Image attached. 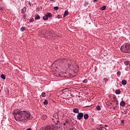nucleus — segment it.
Masks as SVG:
<instances>
[{
  "instance_id": "obj_1",
  "label": "nucleus",
  "mask_w": 130,
  "mask_h": 130,
  "mask_svg": "<svg viewBox=\"0 0 130 130\" xmlns=\"http://www.w3.org/2000/svg\"><path fill=\"white\" fill-rule=\"evenodd\" d=\"M12 114L15 119L18 121L29 120L31 115L29 112L20 110H15L12 112Z\"/></svg>"
},
{
  "instance_id": "obj_2",
  "label": "nucleus",
  "mask_w": 130,
  "mask_h": 130,
  "mask_svg": "<svg viewBox=\"0 0 130 130\" xmlns=\"http://www.w3.org/2000/svg\"><path fill=\"white\" fill-rule=\"evenodd\" d=\"M120 50L125 53H130V45L125 44L120 47Z\"/></svg>"
},
{
  "instance_id": "obj_3",
  "label": "nucleus",
  "mask_w": 130,
  "mask_h": 130,
  "mask_svg": "<svg viewBox=\"0 0 130 130\" xmlns=\"http://www.w3.org/2000/svg\"><path fill=\"white\" fill-rule=\"evenodd\" d=\"M40 130H57V127L56 125L52 124L45 126L44 128H41Z\"/></svg>"
},
{
  "instance_id": "obj_4",
  "label": "nucleus",
  "mask_w": 130,
  "mask_h": 130,
  "mask_svg": "<svg viewBox=\"0 0 130 130\" xmlns=\"http://www.w3.org/2000/svg\"><path fill=\"white\" fill-rule=\"evenodd\" d=\"M52 17V15L51 13L48 12L46 14H45L43 17V20L45 21H47L48 19V18Z\"/></svg>"
},
{
  "instance_id": "obj_5",
  "label": "nucleus",
  "mask_w": 130,
  "mask_h": 130,
  "mask_svg": "<svg viewBox=\"0 0 130 130\" xmlns=\"http://www.w3.org/2000/svg\"><path fill=\"white\" fill-rule=\"evenodd\" d=\"M72 61L71 60V61H68L66 62V64L65 65L66 67H68L69 68V69H70V67H72Z\"/></svg>"
},
{
  "instance_id": "obj_6",
  "label": "nucleus",
  "mask_w": 130,
  "mask_h": 130,
  "mask_svg": "<svg viewBox=\"0 0 130 130\" xmlns=\"http://www.w3.org/2000/svg\"><path fill=\"white\" fill-rule=\"evenodd\" d=\"M83 117L84 114L82 112L79 113L77 115V117L78 120H81Z\"/></svg>"
},
{
  "instance_id": "obj_7",
  "label": "nucleus",
  "mask_w": 130,
  "mask_h": 130,
  "mask_svg": "<svg viewBox=\"0 0 130 130\" xmlns=\"http://www.w3.org/2000/svg\"><path fill=\"white\" fill-rule=\"evenodd\" d=\"M58 62H59L60 64H62L64 62H66V60L64 59H59L58 60Z\"/></svg>"
},
{
  "instance_id": "obj_8",
  "label": "nucleus",
  "mask_w": 130,
  "mask_h": 130,
  "mask_svg": "<svg viewBox=\"0 0 130 130\" xmlns=\"http://www.w3.org/2000/svg\"><path fill=\"white\" fill-rule=\"evenodd\" d=\"M26 10H27V8H26V7H24L21 9V13L22 14H25V13L26 12Z\"/></svg>"
},
{
  "instance_id": "obj_9",
  "label": "nucleus",
  "mask_w": 130,
  "mask_h": 130,
  "mask_svg": "<svg viewBox=\"0 0 130 130\" xmlns=\"http://www.w3.org/2000/svg\"><path fill=\"white\" fill-rule=\"evenodd\" d=\"M73 112L74 113L79 114V111L78 108H74L73 109Z\"/></svg>"
},
{
  "instance_id": "obj_10",
  "label": "nucleus",
  "mask_w": 130,
  "mask_h": 130,
  "mask_svg": "<svg viewBox=\"0 0 130 130\" xmlns=\"http://www.w3.org/2000/svg\"><path fill=\"white\" fill-rule=\"evenodd\" d=\"M83 118L85 120L88 119L89 118V115L88 114H85L83 115Z\"/></svg>"
},
{
  "instance_id": "obj_11",
  "label": "nucleus",
  "mask_w": 130,
  "mask_h": 130,
  "mask_svg": "<svg viewBox=\"0 0 130 130\" xmlns=\"http://www.w3.org/2000/svg\"><path fill=\"white\" fill-rule=\"evenodd\" d=\"M120 106L121 107H124L125 106V103L124 101H122L120 103Z\"/></svg>"
},
{
  "instance_id": "obj_12",
  "label": "nucleus",
  "mask_w": 130,
  "mask_h": 130,
  "mask_svg": "<svg viewBox=\"0 0 130 130\" xmlns=\"http://www.w3.org/2000/svg\"><path fill=\"white\" fill-rule=\"evenodd\" d=\"M69 15V11H64V14H63V17H66Z\"/></svg>"
},
{
  "instance_id": "obj_13",
  "label": "nucleus",
  "mask_w": 130,
  "mask_h": 130,
  "mask_svg": "<svg viewBox=\"0 0 130 130\" xmlns=\"http://www.w3.org/2000/svg\"><path fill=\"white\" fill-rule=\"evenodd\" d=\"M121 83L123 85H125L127 84V81L125 80H123L121 81Z\"/></svg>"
},
{
  "instance_id": "obj_14",
  "label": "nucleus",
  "mask_w": 130,
  "mask_h": 130,
  "mask_svg": "<svg viewBox=\"0 0 130 130\" xmlns=\"http://www.w3.org/2000/svg\"><path fill=\"white\" fill-rule=\"evenodd\" d=\"M1 78L3 79V80H6V76L5 75L2 74L1 75Z\"/></svg>"
},
{
  "instance_id": "obj_15",
  "label": "nucleus",
  "mask_w": 130,
  "mask_h": 130,
  "mask_svg": "<svg viewBox=\"0 0 130 130\" xmlns=\"http://www.w3.org/2000/svg\"><path fill=\"white\" fill-rule=\"evenodd\" d=\"M115 93L116 94H120V89H118V90H115Z\"/></svg>"
},
{
  "instance_id": "obj_16",
  "label": "nucleus",
  "mask_w": 130,
  "mask_h": 130,
  "mask_svg": "<svg viewBox=\"0 0 130 130\" xmlns=\"http://www.w3.org/2000/svg\"><path fill=\"white\" fill-rule=\"evenodd\" d=\"M106 6H104L101 7V10L104 11V10H106Z\"/></svg>"
},
{
  "instance_id": "obj_17",
  "label": "nucleus",
  "mask_w": 130,
  "mask_h": 130,
  "mask_svg": "<svg viewBox=\"0 0 130 130\" xmlns=\"http://www.w3.org/2000/svg\"><path fill=\"white\" fill-rule=\"evenodd\" d=\"M68 123H69V121H68V120H65V122L63 123V125L67 126L68 125Z\"/></svg>"
},
{
  "instance_id": "obj_18",
  "label": "nucleus",
  "mask_w": 130,
  "mask_h": 130,
  "mask_svg": "<svg viewBox=\"0 0 130 130\" xmlns=\"http://www.w3.org/2000/svg\"><path fill=\"white\" fill-rule=\"evenodd\" d=\"M40 19V16L39 15H37L35 16L36 20H39Z\"/></svg>"
},
{
  "instance_id": "obj_19",
  "label": "nucleus",
  "mask_w": 130,
  "mask_h": 130,
  "mask_svg": "<svg viewBox=\"0 0 130 130\" xmlns=\"http://www.w3.org/2000/svg\"><path fill=\"white\" fill-rule=\"evenodd\" d=\"M25 30V27H21L20 28V31H21L22 32H23Z\"/></svg>"
},
{
  "instance_id": "obj_20",
  "label": "nucleus",
  "mask_w": 130,
  "mask_h": 130,
  "mask_svg": "<svg viewBox=\"0 0 130 130\" xmlns=\"http://www.w3.org/2000/svg\"><path fill=\"white\" fill-rule=\"evenodd\" d=\"M96 109L98 111H100V110L101 109V107H100V105H97L96 107Z\"/></svg>"
},
{
  "instance_id": "obj_21",
  "label": "nucleus",
  "mask_w": 130,
  "mask_h": 130,
  "mask_svg": "<svg viewBox=\"0 0 130 130\" xmlns=\"http://www.w3.org/2000/svg\"><path fill=\"white\" fill-rule=\"evenodd\" d=\"M129 62H130L129 61H125L124 64L125 66H128V65H129Z\"/></svg>"
},
{
  "instance_id": "obj_22",
  "label": "nucleus",
  "mask_w": 130,
  "mask_h": 130,
  "mask_svg": "<svg viewBox=\"0 0 130 130\" xmlns=\"http://www.w3.org/2000/svg\"><path fill=\"white\" fill-rule=\"evenodd\" d=\"M48 102L47 100H45L43 102V104L45 105H47L48 104Z\"/></svg>"
},
{
  "instance_id": "obj_23",
  "label": "nucleus",
  "mask_w": 130,
  "mask_h": 130,
  "mask_svg": "<svg viewBox=\"0 0 130 130\" xmlns=\"http://www.w3.org/2000/svg\"><path fill=\"white\" fill-rule=\"evenodd\" d=\"M46 96V94L45 92H42V97L44 98Z\"/></svg>"
},
{
  "instance_id": "obj_24",
  "label": "nucleus",
  "mask_w": 130,
  "mask_h": 130,
  "mask_svg": "<svg viewBox=\"0 0 130 130\" xmlns=\"http://www.w3.org/2000/svg\"><path fill=\"white\" fill-rule=\"evenodd\" d=\"M53 10H54L55 11L58 10V6L54 7Z\"/></svg>"
},
{
  "instance_id": "obj_25",
  "label": "nucleus",
  "mask_w": 130,
  "mask_h": 130,
  "mask_svg": "<svg viewBox=\"0 0 130 130\" xmlns=\"http://www.w3.org/2000/svg\"><path fill=\"white\" fill-rule=\"evenodd\" d=\"M88 5H89V3H88V2H85V3H84V6L85 7H87Z\"/></svg>"
},
{
  "instance_id": "obj_26",
  "label": "nucleus",
  "mask_w": 130,
  "mask_h": 130,
  "mask_svg": "<svg viewBox=\"0 0 130 130\" xmlns=\"http://www.w3.org/2000/svg\"><path fill=\"white\" fill-rule=\"evenodd\" d=\"M115 104L116 105H119V102L117 100H115Z\"/></svg>"
},
{
  "instance_id": "obj_27",
  "label": "nucleus",
  "mask_w": 130,
  "mask_h": 130,
  "mask_svg": "<svg viewBox=\"0 0 130 130\" xmlns=\"http://www.w3.org/2000/svg\"><path fill=\"white\" fill-rule=\"evenodd\" d=\"M120 75H121L120 72V71H118V72H117V75L120 76Z\"/></svg>"
},
{
  "instance_id": "obj_28",
  "label": "nucleus",
  "mask_w": 130,
  "mask_h": 130,
  "mask_svg": "<svg viewBox=\"0 0 130 130\" xmlns=\"http://www.w3.org/2000/svg\"><path fill=\"white\" fill-rule=\"evenodd\" d=\"M83 83H86L88 82L87 79H85L83 81Z\"/></svg>"
},
{
  "instance_id": "obj_29",
  "label": "nucleus",
  "mask_w": 130,
  "mask_h": 130,
  "mask_svg": "<svg viewBox=\"0 0 130 130\" xmlns=\"http://www.w3.org/2000/svg\"><path fill=\"white\" fill-rule=\"evenodd\" d=\"M100 130H107L106 128H105V127H102V128H100Z\"/></svg>"
},
{
  "instance_id": "obj_30",
  "label": "nucleus",
  "mask_w": 130,
  "mask_h": 130,
  "mask_svg": "<svg viewBox=\"0 0 130 130\" xmlns=\"http://www.w3.org/2000/svg\"><path fill=\"white\" fill-rule=\"evenodd\" d=\"M55 116V118L56 119L58 118V115H56V114H54L53 115V116Z\"/></svg>"
},
{
  "instance_id": "obj_31",
  "label": "nucleus",
  "mask_w": 130,
  "mask_h": 130,
  "mask_svg": "<svg viewBox=\"0 0 130 130\" xmlns=\"http://www.w3.org/2000/svg\"><path fill=\"white\" fill-rule=\"evenodd\" d=\"M121 123H122V124H124V120H121Z\"/></svg>"
},
{
  "instance_id": "obj_32",
  "label": "nucleus",
  "mask_w": 130,
  "mask_h": 130,
  "mask_svg": "<svg viewBox=\"0 0 130 130\" xmlns=\"http://www.w3.org/2000/svg\"><path fill=\"white\" fill-rule=\"evenodd\" d=\"M59 76L62 77H66V75H63V76H62V74H59Z\"/></svg>"
},
{
  "instance_id": "obj_33",
  "label": "nucleus",
  "mask_w": 130,
  "mask_h": 130,
  "mask_svg": "<svg viewBox=\"0 0 130 130\" xmlns=\"http://www.w3.org/2000/svg\"><path fill=\"white\" fill-rule=\"evenodd\" d=\"M30 21L31 22H34V18H31V19L30 20Z\"/></svg>"
},
{
  "instance_id": "obj_34",
  "label": "nucleus",
  "mask_w": 130,
  "mask_h": 130,
  "mask_svg": "<svg viewBox=\"0 0 130 130\" xmlns=\"http://www.w3.org/2000/svg\"><path fill=\"white\" fill-rule=\"evenodd\" d=\"M74 129H75V127H73V128H70V130H74Z\"/></svg>"
},
{
  "instance_id": "obj_35",
  "label": "nucleus",
  "mask_w": 130,
  "mask_h": 130,
  "mask_svg": "<svg viewBox=\"0 0 130 130\" xmlns=\"http://www.w3.org/2000/svg\"><path fill=\"white\" fill-rule=\"evenodd\" d=\"M4 10L3 7H0V10L3 11Z\"/></svg>"
},
{
  "instance_id": "obj_36",
  "label": "nucleus",
  "mask_w": 130,
  "mask_h": 130,
  "mask_svg": "<svg viewBox=\"0 0 130 130\" xmlns=\"http://www.w3.org/2000/svg\"><path fill=\"white\" fill-rule=\"evenodd\" d=\"M28 5H29L30 7L31 6V3L29 2V3H28Z\"/></svg>"
},
{
  "instance_id": "obj_37",
  "label": "nucleus",
  "mask_w": 130,
  "mask_h": 130,
  "mask_svg": "<svg viewBox=\"0 0 130 130\" xmlns=\"http://www.w3.org/2000/svg\"><path fill=\"white\" fill-rule=\"evenodd\" d=\"M98 0H93V3H95L96 2H98Z\"/></svg>"
},
{
  "instance_id": "obj_38",
  "label": "nucleus",
  "mask_w": 130,
  "mask_h": 130,
  "mask_svg": "<svg viewBox=\"0 0 130 130\" xmlns=\"http://www.w3.org/2000/svg\"><path fill=\"white\" fill-rule=\"evenodd\" d=\"M108 126V125L107 124H105V127H107Z\"/></svg>"
},
{
  "instance_id": "obj_39",
  "label": "nucleus",
  "mask_w": 130,
  "mask_h": 130,
  "mask_svg": "<svg viewBox=\"0 0 130 130\" xmlns=\"http://www.w3.org/2000/svg\"><path fill=\"white\" fill-rule=\"evenodd\" d=\"M26 130H31V128H28Z\"/></svg>"
},
{
  "instance_id": "obj_40",
  "label": "nucleus",
  "mask_w": 130,
  "mask_h": 130,
  "mask_svg": "<svg viewBox=\"0 0 130 130\" xmlns=\"http://www.w3.org/2000/svg\"><path fill=\"white\" fill-rule=\"evenodd\" d=\"M25 18H26V16H23V18H24V19H25Z\"/></svg>"
},
{
  "instance_id": "obj_41",
  "label": "nucleus",
  "mask_w": 130,
  "mask_h": 130,
  "mask_svg": "<svg viewBox=\"0 0 130 130\" xmlns=\"http://www.w3.org/2000/svg\"><path fill=\"white\" fill-rule=\"evenodd\" d=\"M57 122H59V121H58V120H57Z\"/></svg>"
},
{
  "instance_id": "obj_42",
  "label": "nucleus",
  "mask_w": 130,
  "mask_h": 130,
  "mask_svg": "<svg viewBox=\"0 0 130 130\" xmlns=\"http://www.w3.org/2000/svg\"><path fill=\"white\" fill-rule=\"evenodd\" d=\"M50 1H54V0H50Z\"/></svg>"
},
{
  "instance_id": "obj_43",
  "label": "nucleus",
  "mask_w": 130,
  "mask_h": 130,
  "mask_svg": "<svg viewBox=\"0 0 130 130\" xmlns=\"http://www.w3.org/2000/svg\"><path fill=\"white\" fill-rule=\"evenodd\" d=\"M45 117H47V116H46V115H45Z\"/></svg>"
},
{
  "instance_id": "obj_44",
  "label": "nucleus",
  "mask_w": 130,
  "mask_h": 130,
  "mask_svg": "<svg viewBox=\"0 0 130 130\" xmlns=\"http://www.w3.org/2000/svg\"><path fill=\"white\" fill-rule=\"evenodd\" d=\"M56 124H57V123H56Z\"/></svg>"
}]
</instances>
